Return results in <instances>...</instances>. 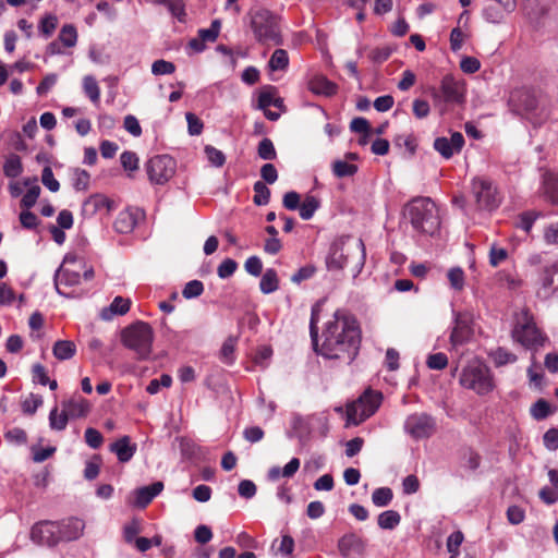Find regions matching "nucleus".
I'll use <instances>...</instances> for the list:
<instances>
[{"mask_svg":"<svg viewBox=\"0 0 558 558\" xmlns=\"http://www.w3.org/2000/svg\"><path fill=\"white\" fill-rule=\"evenodd\" d=\"M323 342L318 345V329L316 328V355L326 359H339L348 354L350 362L357 355L361 347L362 332L354 315L345 310H337L332 319L326 324L323 331Z\"/></svg>","mask_w":558,"mask_h":558,"instance_id":"obj_1","label":"nucleus"},{"mask_svg":"<svg viewBox=\"0 0 558 558\" xmlns=\"http://www.w3.org/2000/svg\"><path fill=\"white\" fill-rule=\"evenodd\" d=\"M365 245L361 239L352 241L350 238H341L333 241L326 256V267L329 271H341L350 260L355 259L356 277L365 263Z\"/></svg>","mask_w":558,"mask_h":558,"instance_id":"obj_2","label":"nucleus"},{"mask_svg":"<svg viewBox=\"0 0 558 558\" xmlns=\"http://www.w3.org/2000/svg\"><path fill=\"white\" fill-rule=\"evenodd\" d=\"M407 210L411 226L415 231L429 236H434L439 231V210L429 197L412 199Z\"/></svg>","mask_w":558,"mask_h":558,"instance_id":"obj_3","label":"nucleus"},{"mask_svg":"<svg viewBox=\"0 0 558 558\" xmlns=\"http://www.w3.org/2000/svg\"><path fill=\"white\" fill-rule=\"evenodd\" d=\"M154 330L148 323L137 320L121 331L122 344L133 351L138 361L147 360L153 352Z\"/></svg>","mask_w":558,"mask_h":558,"instance_id":"obj_4","label":"nucleus"},{"mask_svg":"<svg viewBox=\"0 0 558 558\" xmlns=\"http://www.w3.org/2000/svg\"><path fill=\"white\" fill-rule=\"evenodd\" d=\"M251 28L255 39L263 45H281L279 19L271 11L265 8L251 10L248 13Z\"/></svg>","mask_w":558,"mask_h":558,"instance_id":"obj_5","label":"nucleus"},{"mask_svg":"<svg viewBox=\"0 0 558 558\" xmlns=\"http://www.w3.org/2000/svg\"><path fill=\"white\" fill-rule=\"evenodd\" d=\"M470 186L476 210L492 213L501 205L502 195L490 179L475 177L471 180Z\"/></svg>","mask_w":558,"mask_h":558,"instance_id":"obj_6","label":"nucleus"},{"mask_svg":"<svg viewBox=\"0 0 558 558\" xmlns=\"http://www.w3.org/2000/svg\"><path fill=\"white\" fill-rule=\"evenodd\" d=\"M383 401V395L379 391L366 390L356 400L347 404L345 420L347 426H357L368 417L375 414Z\"/></svg>","mask_w":558,"mask_h":558,"instance_id":"obj_7","label":"nucleus"},{"mask_svg":"<svg viewBox=\"0 0 558 558\" xmlns=\"http://www.w3.org/2000/svg\"><path fill=\"white\" fill-rule=\"evenodd\" d=\"M512 338L529 350H537L547 341V337L537 328L527 310L521 311L512 329Z\"/></svg>","mask_w":558,"mask_h":558,"instance_id":"obj_8","label":"nucleus"},{"mask_svg":"<svg viewBox=\"0 0 558 558\" xmlns=\"http://www.w3.org/2000/svg\"><path fill=\"white\" fill-rule=\"evenodd\" d=\"M459 383L463 388L473 390L480 396L487 395L494 389L490 369L478 361L468 363L461 372Z\"/></svg>","mask_w":558,"mask_h":558,"instance_id":"obj_9","label":"nucleus"},{"mask_svg":"<svg viewBox=\"0 0 558 558\" xmlns=\"http://www.w3.org/2000/svg\"><path fill=\"white\" fill-rule=\"evenodd\" d=\"M464 93V84L453 75L447 74L441 78L439 88L430 89V97L434 105L444 111L449 104L462 102Z\"/></svg>","mask_w":558,"mask_h":558,"instance_id":"obj_10","label":"nucleus"},{"mask_svg":"<svg viewBox=\"0 0 558 558\" xmlns=\"http://www.w3.org/2000/svg\"><path fill=\"white\" fill-rule=\"evenodd\" d=\"M148 179L154 184H165L175 172V160L169 155L151 157L145 165Z\"/></svg>","mask_w":558,"mask_h":558,"instance_id":"obj_11","label":"nucleus"},{"mask_svg":"<svg viewBox=\"0 0 558 558\" xmlns=\"http://www.w3.org/2000/svg\"><path fill=\"white\" fill-rule=\"evenodd\" d=\"M76 264L84 266V260L80 259L76 255L66 254L63 258V264L57 269L53 279L56 290L60 295L68 296V294L60 289V284L72 287L80 283V272L74 268H70L71 265L75 266Z\"/></svg>","mask_w":558,"mask_h":558,"instance_id":"obj_12","label":"nucleus"},{"mask_svg":"<svg viewBox=\"0 0 558 558\" xmlns=\"http://www.w3.org/2000/svg\"><path fill=\"white\" fill-rule=\"evenodd\" d=\"M537 104L535 90L526 86L514 88L508 100L510 110L518 116L532 113L536 110Z\"/></svg>","mask_w":558,"mask_h":558,"instance_id":"obj_13","label":"nucleus"},{"mask_svg":"<svg viewBox=\"0 0 558 558\" xmlns=\"http://www.w3.org/2000/svg\"><path fill=\"white\" fill-rule=\"evenodd\" d=\"M436 426L435 418L427 413H413L404 421V432L413 439H424L433 435Z\"/></svg>","mask_w":558,"mask_h":558,"instance_id":"obj_14","label":"nucleus"},{"mask_svg":"<svg viewBox=\"0 0 558 558\" xmlns=\"http://www.w3.org/2000/svg\"><path fill=\"white\" fill-rule=\"evenodd\" d=\"M452 315L453 328L450 335V343L457 347L466 342L471 337L473 317L469 312L452 311Z\"/></svg>","mask_w":558,"mask_h":558,"instance_id":"obj_15","label":"nucleus"},{"mask_svg":"<svg viewBox=\"0 0 558 558\" xmlns=\"http://www.w3.org/2000/svg\"><path fill=\"white\" fill-rule=\"evenodd\" d=\"M539 284L537 295L542 299L546 300L558 293V264H551L543 268Z\"/></svg>","mask_w":558,"mask_h":558,"instance_id":"obj_16","label":"nucleus"},{"mask_svg":"<svg viewBox=\"0 0 558 558\" xmlns=\"http://www.w3.org/2000/svg\"><path fill=\"white\" fill-rule=\"evenodd\" d=\"M57 532L58 526L54 523L48 521L39 522L32 527L31 538L36 544L53 546L60 541Z\"/></svg>","mask_w":558,"mask_h":558,"instance_id":"obj_17","label":"nucleus"},{"mask_svg":"<svg viewBox=\"0 0 558 558\" xmlns=\"http://www.w3.org/2000/svg\"><path fill=\"white\" fill-rule=\"evenodd\" d=\"M464 143L465 142L462 133L454 132L451 134L450 138L445 136L437 137L434 141V148L441 155V157L445 159H450L454 154L461 151Z\"/></svg>","mask_w":558,"mask_h":558,"instance_id":"obj_18","label":"nucleus"},{"mask_svg":"<svg viewBox=\"0 0 558 558\" xmlns=\"http://www.w3.org/2000/svg\"><path fill=\"white\" fill-rule=\"evenodd\" d=\"M338 549L343 558H360L364 554L365 543L356 534L350 533L339 539Z\"/></svg>","mask_w":558,"mask_h":558,"instance_id":"obj_19","label":"nucleus"},{"mask_svg":"<svg viewBox=\"0 0 558 558\" xmlns=\"http://www.w3.org/2000/svg\"><path fill=\"white\" fill-rule=\"evenodd\" d=\"M163 489V483L157 481L148 486H143L134 490V499L130 501L133 507L145 508Z\"/></svg>","mask_w":558,"mask_h":558,"instance_id":"obj_20","label":"nucleus"},{"mask_svg":"<svg viewBox=\"0 0 558 558\" xmlns=\"http://www.w3.org/2000/svg\"><path fill=\"white\" fill-rule=\"evenodd\" d=\"M62 408L71 418H80L85 417L89 413L90 404L83 397L75 395L69 400H63Z\"/></svg>","mask_w":558,"mask_h":558,"instance_id":"obj_21","label":"nucleus"},{"mask_svg":"<svg viewBox=\"0 0 558 558\" xmlns=\"http://www.w3.org/2000/svg\"><path fill=\"white\" fill-rule=\"evenodd\" d=\"M84 527L85 523L83 520L78 518L69 519L68 521L63 522L61 526H58L60 541L70 542L80 538L83 534Z\"/></svg>","mask_w":558,"mask_h":558,"instance_id":"obj_22","label":"nucleus"},{"mask_svg":"<svg viewBox=\"0 0 558 558\" xmlns=\"http://www.w3.org/2000/svg\"><path fill=\"white\" fill-rule=\"evenodd\" d=\"M136 444H131L129 436H123L109 446V450L117 454L121 463L129 462L136 452Z\"/></svg>","mask_w":558,"mask_h":558,"instance_id":"obj_23","label":"nucleus"},{"mask_svg":"<svg viewBox=\"0 0 558 558\" xmlns=\"http://www.w3.org/2000/svg\"><path fill=\"white\" fill-rule=\"evenodd\" d=\"M542 191L545 198L553 205H558V175L551 171L543 174Z\"/></svg>","mask_w":558,"mask_h":558,"instance_id":"obj_24","label":"nucleus"},{"mask_svg":"<svg viewBox=\"0 0 558 558\" xmlns=\"http://www.w3.org/2000/svg\"><path fill=\"white\" fill-rule=\"evenodd\" d=\"M131 301L122 296H116L110 306L105 307L100 312L104 320H110L114 315H124L129 312Z\"/></svg>","mask_w":558,"mask_h":558,"instance_id":"obj_25","label":"nucleus"},{"mask_svg":"<svg viewBox=\"0 0 558 558\" xmlns=\"http://www.w3.org/2000/svg\"><path fill=\"white\" fill-rule=\"evenodd\" d=\"M37 183V178H27L23 181L24 186H29L28 191L24 194V196L21 199V207L25 209L32 208L39 195H40V186Z\"/></svg>","mask_w":558,"mask_h":558,"instance_id":"obj_26","label":"nucleus"},{"mask_svg":"<svg viewBox=\"0 0 558 558\" xmlns=\"http://www.w3.org/2000/svg\"><path fill=\"white\" fill-rule=\"evenodd\" d=\"M52 353L60 361L70 360L76 353V345L70 340H58L53 344Z\"/></svg>","mask_w":558,"mask_h":558,"instance_id":"obj_27","label":"nucleus"},{"mask_svg":"<svg viewBox=\"0 0 558 558\" xmlns=\"http://www.w3.org/2000/svg\"><path fill=\"white\" fill-rule=\"evenodd\" d=\"M23 172L22 159L16 154H9L3 163V173L7 178L15 179Z\"/></svg>","mask_w":558,"mask_h":558,"instance_id":"obj_28","label":"nucleus"},{"mask_svg":"<svg viewBox=\"0 0 558 558\" xmlns=\"http://www.w3.org/2000/svg\"><path fill=\"white\" fill-rule=\"evenodd\" d=\"M509 13L502 12V9L494 2L486 3L482 10V16L487 23L500 24Z\"/></svg>","mask_w":558,"mask_h":558,"instance_id":"obj_29","label":"nucleus"},{"mask_svg":"<svg viewBox=\"0 0 558 558\" xmlns=\"http://www.w3.org/2000/svg\"><path fill=\"white\" fill-rule=\"evenodd\" d=\"M173 445L178 447L183 459L191 460L197 456L198 447L191 438L177 437Z\"/></svg>","mask_w":558,"mask_h":558,"instance_id":"obj_30","label":"nucleus"},{"mask_svg":"<svg viewBox=\"0 0 558 558\" xmlns=\"http://www.w3.org/2000/svg\"><path fill=\"white\" fill-rule=\"evenodd\" d=\"M555 412L549 402L543 398L536 400L530 408L531 416L536 421H543Z\"/></svg>","mask_w":558,"mask_h":558,"instance_id":"obj_31","label":"nucleus"},{"mask_svg":"<svg viewBox=\"0 0 558 558\" xmlns=\"http://www.w3.org/2000/svg\"><path fill=\"white\" fill-rule=\"evenodd\" d=\"M259 288L260 291L265 294L272 293L279 288V280L275 269H266L262 276Z\"/></svg>","mask_w":558,"mask_h":558,"instance_id":"obj_32","label":"nucleus"},{"mask_svg":"<svg viewBox=\"0 0 558 558\" xmlns=\"http://www.w3.org/2000/svg\"><path fill=\"white\" fill-rule=\"evenodd\" d=\"M401 521V515L396 510H386L379 513L377 518L378 526L383 530H393Z\"/></svg>","mask_w":558,"mask_h":558,"instance_id":"obj_33","label":"nucleus"},{"mask_svg":"<svg viewBox=\"0 0 558 558\" xmlns=\"http://www.w3.org/2000/svg\"><path fill=\"white\" fill-rule=\"evenodd\" d=\"M136 226V220L133 214L129 211H122L119 214L114 221V228L120 233H129L133 231Z\"/></svg>","mask_w":558,"mask_h":558,"instance_id":"obj_34","label":"nucleus"},{"mask_svg":"<svg viewBox=\"0 0 558 558\" xmlns=\"http://www.w3.org/2000/svg\"><path fill=\"white\" fill-rule=\"evenodd\" d=\"M357 166L348 160H335L332 162V172L337 178L353 177L357 172Z\"/></svg>","mask_w":558,"mask_h":558,"instance_id":"obj_35","label":"nucleus"},{"mask_svg":"<svg viewBox=\"0 0 558 558\" xmlns=\"http://www.w3.org/2000/svg\"><path fill=\"white\" fill-rule=\"evenodd\" d=\"M69 418V414L63 409L61 413H58V408L54 407L49 413V426L53 430H63L65 429Z\"/></svg>","mask_w":558,"mask_h":558,"instance_id":"obj_36","label":"nucleus"},{"mask_svg":"<svg viewBox=\"0 0 558 558\" xmlns=\"http://www.w3.org/2000/svg\"><path fill=\"white\" fill-rule=\"evenodd\" d=\"M542 216L539 211L536 210H526L519 215L517 228L523 230L524 232L529 233L535 221Z\"/></svg>","mask_w":558,"mask_h":558,"instance_id":"obj_37","label":"nucleus"},{"mask_svg":"<svg viewBox=\"0 0 558 558\" xmlns=\"http://www.w3.org/2000/svg\"><path fill=\"white\" fill-rule=\"evenodd\" d=\"M392 498L393 493L389 487L376 488L372 494V502L378 508L387 507L390 505Z\"/></svg>","mask_w":558,"mask_h":558,"instance_id":"obj_38","label":"nucleus"},{"mask_svg":"<svg viewBox=\"0 0 558 558\" xmlns=\"http://www.w3.org/2000/svg\"><path fill=\"white\" fill-rule=\"evenodd\" d=\"M254 197L253 202L257 206H264L269 203L270 199V190L267 187L266 183L263 181H256L253 185Z\"/></svg>","mask_w":558,"mask_h":558,"instance_id":"obj_39","label":"nucleus"},{"mask_svg":"<svg viewBox=\"0 0 558 558\" xmlns=\"http://www.w3.org/2000/svg\"><path fill=\"white\" fill-rule=\"evenodd\" d=\"M276 95L277 88L275 86H264L259 92L257 108L260 110L268 109L270 106H272V101L275 100Z\"/></svg>","mask_w":558,"mask_h":558,"instance_id":"obj_40","label":"nucleus"},{"mask_svg":"<svg viewBox=\"0 0 558 558\" xmlns=\"http://www.w3.org/2000/svg\"><path fill=\"white\" fill-rule=\"evenodd\" d=\"M58 38L64 47H74L77 41V32L75 26L72 24L63 25L60 29Z\"/></svg>","mask_w":558,"mask_h":558,"instance_id":"obj_41","label":"nucleus"},{"mask_svg":"<svg viewBox=\"0 0 558 558\" xmlns=\"http://www.w3.org/2000/svg\"><path fill=\"white\" fill-rule=\"evenodd\" d=\"M338 92V85L329 81L326 76L316 75V95L327 97L333 96Z\"/></svg>","mask_w":558,"mask_h":558,"instance_id":"obj_42","label":"nucleus"},{"mask_svg":"<svg viewBox=\"0 0 558 558\" xmlns=\"http://www.w3.org/2000/svg\"><path fill=\"white\" fill-rule=\"evenodd\" d=\"M463 541H464V535L459 530L452 532L448 536L447 543H446V547H447V550L450 553V557L449 558H458V556L460 555L459 547L461 546Z\"/></svg>","mask_w":558,"mask_h":558,"instance_id":"obj_43","label":"nucleus"},{"mask_svg":"<svg viewBox=\"0 0 558 558\" xmlns=\"http://www.w3.org/2000/svg\"><path fill=\"white\" fill-rule=\"evenodd\" d=\"M289 64V57L286 50L276 49L270 57L268 65L271 71L284 70Z\"/></svg>","mask_w":558,"mask_h":558,"instance_id":"obj_44","label":"nucleus"},{"mask_svg":"<svg viewBox=\"0 0 558 558\" xmlns=\"http://www.w3.org/2000/svg\"><path fill=\"white\" fill-rule=\"evenodd\" d=\"M83 88H84V92L85 94L87 95V97L93 101V102H98L99 101V98H100V89H99V86H98V83L97 81L95 80L94 76L92 75H86L84 78H83Z\"/></svg>","mask_w":558,"mask_h":558,"instance_id":"obj_45","label":"nucleus"},{"mask_svg":"<svg viewBox=\"0 0 558 558\" xmlns=\"http://www.w3.org/2000/svg\"><path fill=\"white\" fill-rule=\"evenodd\" d=\"M257 155L263 160H275L277 158V153L270 138L265 137L259 142Z\"/></svg>","mask_w":558,"mask_h":558,"instance_id":"obj_46","label":"nucleus"},{"mask_svg":"<svg viewBox=\"0 0 558 558\" xmlns=\"http://www.w3.org/2000/svg\"><path fill=\"white\" fill-rule=\"evenodd\" d=\"M490 356L496 366H504L517 361V355L505 348L496 349L494 352H492Z\"/></svg>","mask_w":558,"mask_h":558,"instance_id":"obj_47","label":"nucleus"},{"mask_svg":"<svg viewBox=\"0 0 558 558\" xmlns=\"http://www.w3.org/2000/svg\"><path fill=\"white\" fill-rule=\"evenodd\" d=\"M238 339L235 337H228L220 349V359L227 363L232 364L234 361V350Z\"/></svg>","mask_w":558,"mask_h":558,"instance_id":"obj_48","label":"nucleus"},{"mask_svg":"<svg viewBox=\"0 0 558 558\" xmlns=\"http://www.w3.org/2000/svg\"><path fill=\"white\" fill-rule=\"evenodd\" d=\"M451 289L461 291L464 288V271L461 267H452L447 274Z\"/></svg>","mask_w":558,"mask_h":558,"instance_id":"obj_49","label":"nucleus"},{"mask_svg":"<svg viewBox=\"0 0 558 558\" xmlns=\"http://www.w3.org/2000/svg\"><path fill=\"white\" fill-rule=\"evenodd\" d=\"M277 539L272 543L271 548L283 557H290L294 548V541L290 535H283L279 546H276Z\"/></svg>","mask_w":558,"mask_h":558,"instance_id":"obj_50","label":"nucleus"},{"mask_svg":"<svg viewBox=\"0 0 558 558\" xmlns=\"http://www.w3.org/2000/svg\"><path fill=\"white\" fill-rule=\"evenodd\" d=\"M208 161L217 168H220L226 162L225 154L211 145H206L204 148Z\"/></svg>","mask_w":558,"mask_h":558,"instance_id":"obj_51","label":"nucleus"},{"mask_svg":"<svg viewBox=\"0 0 558 558\" xmlns=\"http://www.w3.org/2000/svg\"><path fill=\"white\" fill-rule=\"evenodd\" d=\"M221 23L219 20H214L209 28H202L198 31V37L204 41L214 43L220 32Z\"/></svg>","mask_w":558,"mask_h":558,"instance_id":"obj_52","label":"nucleus"},{"mask_svg":"<svg viewBox=\"0 0 558 558\" xmlns=\"http://www.w3.org/2000/svg\"><path fill=\"white\" fill-rule=\"evenodd\" d=\"M204 291V284L199 280H191L189 281L183 290L182 295L183 298L190 300L199 296Z\"/></svg>","mask_w":558,"mask_h":558,"instance_id":"obj_53","label":"nucleus"},{"mask_svg":"<svg viewBox=\"0 0 558 558\" xmlns=\"http://www.w3.org/2000/svg\"><path fill=\"white\" fill-rule=\"evenodd\" d=\"M426 365L430 369L441 371L448 365V357L442 352L429 354L426 360Z\"/></svg>","mask_w":558,"mask_h":558,"instance_id":"obj_54","label":"nucleus"},{"mask_svg":"<svg viewBox=\"0 0 558 558\" xmlns=\"http://www.w3.org/2000/svg\"><path fill=\"white\" fill-rule=\"evenodd\" d=\"M393 52V48L389 46L378 47L371 51L369 59L376 64H381L387 61Z\"/></svg>","mask_w":558,"mask_h":558,"instance_id":"obj_55","label":"nucleus"},{"mask_svg":"<svg viewBox=\"0 0 558 558\" xmlns=\"http://www.w3.org/2000/svg\"><path fill=\"white\" fill-rule=\"evenodd\" d=\"M120 161L125 171L132 172L138 169V157L133 151H123L120 156Z\"/></svg>","mask_w":558,"mask_h":558,"instance_id":"obj_56","label":"nucleus"},{"mask_svg":"<svg viewBox=\"0 0 558 558\" xmlns=\"http://www.w3.org/2000/svg\"><path fill=\"white\" fill-rule=\"evenodd\" d=\"M43 404V398L39 395L31 393L29 398L25 399L22 403V410L25 414L33 415L37 409Z\"/></svg>","mask_w":558,"mask_h":558,"instance_id":"obj_57","label":"nucleus"},{"mask_svg":"<svg viewBox=\"0 0 558 558\" xmlns=\"http://www.w3.org/2000/svg\"><path fill=\"white\" fill-rule=\"evenodd\" d=\"M175 71L174 63L166 61L163 59L156 60L151 64V73L154 75L172 74Z\"/></svg>","mask_w":558,"mask_h":558,"instance_id":"obj_58","label":"nucleus"},{"mask_svg":"<svg viewBox=\"0 0 558 558\" xmlns=\"http://www.w3.org/2000/svg\"><path fill=\"white\" fill-rule=\"evenodd\" d=\"M41 182L51 192H58L60 189V183L54 179L52 169L49 166L43 169Z\"/></svg>","mask_w":558,"mask_h":558,"instance_id":"obj_59","label":"nucleus"},{"mask_svg":"<svg viewBox=\"0 0 558 558\" xmlns=\"http://www.w3.org/2000/svg\"><path fill=\"white\" fill-rule=\"evenodd\" d=\"M299 214L304 220H308L314 216V195L306 194L304 201L300 205Z\"/></svg>","mask_w":558,"mask_h":558,"instance_id":"obj_60","label":"nucleus"},{"mask_svg":"<svg viewBox=\"0 0 558 558\" xmlns=\"http://www.w3.org/2000/svg\"><path fill=\"white\" fill-rule=\"evenodd\" d=\"M85 441L90 448L98 449L104 442V437L98 429L88 427L85 430Z\"/></svg>","mask_w":558,"mask_h":558,"instance_id":"obj_61","label":"nucleus"},{"mask_svg":"<svg viewBox=\"0 0 558 558\" xmlns=\"http://www.w3.org/2000/svg\"><path fill=\"white\" fill-rule=\"evenodd\" d=\"M238 268V263L232 258H226L222 260V263L218 266L217 274L219 278L226 279L231 277Z\"/></svg>","mask_w":558,"mask_h":558,"instance_id":"obj_62","label":"nucleus"},{"mask_svg":"<svg viewBox=\"0 0 558 558\" xmlns=\"http://www.w3.org/2000/svg\"><path fill=\"white\" fill-rule=\"evenodd\" d=\"M8 441L15 445H24L27 441V434L20 427H14L4 434Z\"/></svg>","mask_w":558,"mask_h":558,"instance_id":"obj_63","label":"nucleus"},{"mask_svg":"<svg viewBox=\"0 0 558 558\" xmlns=\"http://www.w3.org/2000/svg\"><path fill=\"white\" fill-rule=\"evenodd\" d=\"M543 442L547 450L555 451L558 449V428L551 427L545 432Z\"/></svg>","mask_w":558,"mask_h":558,"instance_id":"obj_64","label":"nucleus"}]
</instances>
